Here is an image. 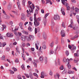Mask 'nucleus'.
<instances>
[{
  "mask_svg": "<svg viewBox=\"0 0 79 79\" xmlns=\"http://www.w3.org/2000/svg\"><path fill=\"white\" fill-rule=\"evenodd\" d=\"M79 36H78V35H76L74 36V37L71 38L72 40H74V39H77L78 38Z\"/></svg>",
  "mask_w": 79,
  "mask_h": 79,
  "instance_id": "f3484780",
  "label": "nucleus"
},
{
  "mask_svg": "<svg viewBox=\"0 0 79 79\" xmlns=\"http://www.w3.org/2000/svg\"><path fill=\"white\" fill-rule=\"evenodd\" d=\"M59 77H60V75L58 73L56 74L54 76V77L56 79H59Z\"/></svg>",
  "mask_w": 79,
  "mask_h": 79,
  "instance_id": "9d476101",
  "label": "nucleus"
},
{
  "mask_svg": "<svg viewBox=\"0 0 79 79\" xmlns=\"http://www.w3.org/2000/svg\"><path fill=\"white\" fill-rule=\"evenodd\" d=\"M73 30H77V29H78V27L75 26L73 27Z\"/></svg>",
  "mask_w": 79,
  "mask_h": 79,
  "instance_id": "a878e982",
  "label": "nucleus"
},
{
  "mask_svg": "<svg viewBox=\"0 0 79 79\" xmlns=\"http://www.w3.org/2000/svg\"><path fill=\"white\" fill-rule=\"evenodd\" d=\"M63 62H64V63H65V62H66V58H64L63 59Z\"/></svg>",
  "mask_w": 79,
  "mask_h": 79,
  "instance_id": "4d7b16f0",
  "label": "nucleus"
},
{
  "mask_svg": "<svg viewBox=\"0 0 79 79\" xmlns=\"http://www.w3.org/2000/svg\"><path fill=\"white\" fill-rule=\"evenodd\" d=\"M15 63H18V62H19V60H18V59H15Z\"/></svg>",
  "mask_w": 79,
  "mask_h": 79,
  "instance_id": "e2e57ef3",
  "label": "nucleus"
},
{
  "mask_svg": "<svg viewBox=\"0 0 79 79\" xmlns=\"http://www.w3.org/2000/svg\"><path fill=\"white\" fill-rule=\"evenodd\" d=\"M68 63V68L70 69V68H71V65L70 64H69V62H67Z\"/></svg>",
  "mask_w": 79,
  "mask_h": 79,
  "instance_id": "864d4df0",
  "label": "nucleus"
},
{
  "mask_svg": "<svg viewBox=\"0 0 79 79\" xmlns=\"http://www.w3.org/2000/svg\"><path fill=\"white\" fill-rule=\"evenodd\" d=\"M33 75H34V76H36V77H37V78H38V77H38V75H37V74L36 73H34Z\"/></svg>",
  "mask_w": 79,
  "mask_h": 79,
  "instance_id": "ea45409f",
  "label": "nucleus"
},
{
  "mask_svg": "<svg viewBox=\"0 0 79 79\" xmlns=\"http://www.w3.org/2000/svg\"><path fill=\"white\" fill-rule=\"evenodd\" d=\"M10 50V48L9 47H7L6 48V52H9Z\"/></svg>",
  "mask_w": 79,
  "mask_h": 79,
  "instance_id": "2f4dec72",
  "label": "nucleus"
},
{
  "mask_svg": "<svg viewBox=\"0 0 79 79\" xmlns=\"http://www.w3.org/2000/svg\"><path fill=\"white\" fill-rule=\"evenodd\" d=\"M37 31H40V28L39 27H37V28H35V34H37Z\"/></svg>",
  "mask_w": 79,
  "mask_h": 79,
  "instance_id": "ddd939ff",
  "label": "nucleus"
},
{
  "mask_svg": "<svg viewBox=\"0 0 79 79\" xmlns=\"http://www.w3.org/2000/svg\"><path fill=\"white\" fill-rule=\"evenodd\" d=\"M33 8L32 7V8H30V9H29V12L30 13H33Z\"/></svg>",
  "mask_w": 79,
  "mask_h": 79,
  "instance_id": "473e14b6",
  "label": "nucleus"
},
{
  "mask_svg": "<svg viewBox=\"0 0 79 79\" xmlns=\"http://www.w3.org/2000/svg\"><path fill=\"white\" fill-rule=\"evenodd\" d=\"M6 2L5 1H3V5L4 6H5V5H6Z\"/></svg>",
  "mask_w": 79,
  "mask_h": 79,
  "instance_id": "69168bd1",
  "label": "nucleus"
},
{
  "mask_svg": "<svg viewBox=\"0 0 79 79\" xmlns=\"http://www.w3.org/2000/svg\"><path fill=\"white\" fill-rule=\"evenodd\" d=\"M37 60H34L33 64L35 68H37Z\"/></svg>",
  "mask_w": 79,
  "mask_h": 79,
  "instance_id": "1a4fd4ad",
  "label": "nucleus"
},
{
  "mask_svg": "<svg viewBox=\"0 0 79 79\" xmlns=\"http://www.w3.org/2000/svg\"><path fill=\"white\" fill-rule=\"evenodd\" d=\"M65 53L66 54V55L67 56H68L69 55V51H66L65 52Z\"/></svg>",
  "mask_w": 79,
  "mask_h": 79,
  "instance_id": "c9c22d12",
  "label": "nucleus"
},
{
  "mask_svg": "<svg viewBox=\"0 0 79 79\" xmlns=\"http://www.w3.org/2000/svg\"><path fill=\"white\" fill-rule=\"evenodd\" d=\"M53 45H54V43L53 42H52L51 44H50V46L52 47L53 46Z\"/></svg>",
  "mask_w": 79,
  "mask_h": 79,
  "instance_id": "8fccbe9b",
  "label": "nucleus"
},
{
  "mask_svg": "<svg viewBox=\"0 0 79 79\" xmlns=\"http://www.w3.org/2000/svg\"><path fill=\"white\" fill-rule=\"evenodd\" d=\"M41 78H44V73L43 72H41V76H40Z\"/></svg>",
  "mask_w": 79,
  "mask_h": 79,
  "instance_id": "5701e85b",
  "label": "nucleus"
},
{
  "mask_svg": "<svg viewBox=\"0 0 79 79\" xmlns=\"http://www.w3.org/2000/svg\"><path fill=\"white\" fill-rule=\"evenodd\" d=\"M59 69H60V70H63V69H64V67H63V66H61L60 68Z\"/></svg>",
  "mask_w": 79,
  "mask_h": 79,
  "instance_id": "79ce46f5",
  "label": "nucleus"
},
{
  "mask_svg": "<svg viewBox=\"0 0 79 79\" xmlns=\"http://www.w3.org/2000/svg\"><path fill=\"white\" fill-rule=\"evenodd\" d=\"M17 77L19 79H22L21 76L20 75H19L17 76Z\"/></svg>",
  "mask_w": 79,
  "mask_h": 79,
  "instance_id": "f704fd0d",
  "label": "nucleus"
},
{
  "mask_svg": "<svg viewBox=\"0 0 79 79\" xmlns=\"http://www.w3.org/2000/svg\"><path fill=\"white\" fill-rule=\"evenodd\" d=\"M55 31L56 32H58V27H57L56 28Z\"/></svg>",
  "mask_w": 79,
  "mask_h": 79,
  "instance_id": "680f3d73",
  "label": "nucleus"
},
{
  "mask_svg": "<svg viewBox=\"0 0 79 79\" xmlns=\"http://www.w3.org/2000/svg\"><path fill=\"white\" fill-rule=\"evenodd\" d=\"M35 46L36 47V48L37 50H39V48H38V46H37V43H35Z\"/></svg>",
  "mask_w": 79,
  "mask_h": 79,
  "instance_id": "5fc2aeb1",
  "label": "nucleus"
},
{
  "mask_svg": "<svg viewBox=\"0 0 79 79\" xmlns=\"http://www.w3.org/2000/svg\"><path fill=\"white\" fill-rule=\"evenodd\" d=\"M43 37L44 39L45 40L47 38V35H43Z\"/></svg>",
  "mask_w": 79,
  "mask_h": 79,
  "instance_id": "603ef678",
  "label": "nucleus"
},
{
  "mask_svg": "<svg viewBox=\"0 0 79 79\" xmlns=\"http://www.w3.org/2000/svg\"><path fill=\"white\" fill-rule=\"evenodd\" d=\"M25 40H26L27 42H29V41L31 40V38H30L29 36H25Z\"/></svg>",
  "mask_w": 79,
  "mask_h": 79,
  "instance_id": "0eeeda50",
  "label": "nucleus"
},
{
  "mask_svg": "<svg viewBox=\"0 0 79 79\" xmlns=\"http://www.w3.org/2000/svg\"><path fill=\"white\" fill-rule=\"evenodd\" d=\"M42 48L43 49H46V48H47V47H46L45 45H44L42 46Z\"/></svg>",
  "mask_w": 79,
  "mask_h": 79,
  "instance_id": "a18cd8bd",
  "label": "nucleus"
},
{
  "mask_svg": "<svg viewBox=\"0 0 79 79\" xmlns=\"http://www.w3.org/2000/svg\"><path fill=\"white\" fill-rule=\"evenodd\" d=\"M28 30L30 31V32H32V29L31 27H29L28 28Z\"/></svg>",
  "mask_w": 79,
  "mask_h": 79,
  "instance_id": "cd10ccee",
  "label": "nucleus"
},
{
  "mask_svg": "<svg viewBox=\"0 0 79 79\" xmlns=\"http://www.w3.org/2000/svg\"><path fill=\"white\" fill-rule=\"evenodd\" d=\"M13 36V33H10V37H12Z\"/></svg>",
  "mask_w": 79,
  "mask_h": 79,
  "instance_id": "338daca9",
  "label": "nucleus"
},
{
  "mask_svg": "<svg viewBox=\"0 0 79 79\" xmlns=\"http://www.w3.org/2000/svg\"><path fill=\"white\" fill-rule=\"evenodd\" d=\"M39 59L41 62V63H43V62L44 61V57L43 56H40Z\"/></svg>",
  "mask_w": 79,
  "mask_h": 79,
  "instance_id": "f8f14e48",
  "label": "nucleus"
},
{
  "mask_svg": "<svg viewBox=\"0 0 79 79\" xmlns=\"http://www.w3.org/2000/svg\"><path fill=\"white\" fill-rule=\"evenodd\" d=\"M21 39L23 42H25L26 41V36H22L21 38Z\"/></svg>",
  "mask_w": 79,
  "mask_h": 79,
  "instance_id": "39448f33",
  "label": "nucleus"
},
{
  "mask_svg": "<svg viewBox=\"0 0 79 79\" xmlns=\"http://www.w3.org/2000/svg\"><path fill=\"white\" fill-rule=\"evenodd\" d=\"M79 61V59H78L77 60L76 59L74 60V63H77Z\"/></svg>",
  "mask_w": 79,
  "mask_h": 79,
  "instance_id": "49530a36",
  "label": "nucleus"
},
{
  "mask_svg": "<svg viewBox=\"0 0 79 79\" xmlns=\"http://www.w3.org/2000/svg\"><path fill=\"white\" fill-rule=\"evenodd\" d=\"M55 24V23H54V22L52 20H51V27L52 29V31H54V30L53 29V26Z\"/></svg>",
  "mask_w": 79,
  "mask_h": 79,
  "instance_id": "423d86ee",
  "label": "nucleus"
},
{
  "mask_svg": "<svg viewBox=\"0 0 79 79\" xmlns=\"http://www.w3.org/2000/svg\"><path fill=\"white\" fill-rule=\"evenodd\" d=\"M31 14H30V13H28L27 15V17H29V16H31Z\"/></svg>",
  "mask_w": 79,
  "mask_h": 79,
  "instance_id": "774afa93",
  "label": "nucleus"
},
{
  "mask_svg": "<svg viewBox=\"0 0 79 79\" xmlns=\"http://www.w3.org/2000/svg\"><path fill=\"white\" fill-rule=\"evenodd\" d=\"M67 6V10H71V7H69V6Z\"/></svg>",
  "mask_w": 79,
  "mask_h": 79,
  "instance_id": "7c9ffc66",
  "label": "nucleus"
},
{
  "mask_svg": "<svg viewBox=\"0 0 79 79\" xmlns=\"http://www.w3.org/2000/svg\"><path fill=\"white\" fill-rule=\"evenodd\" d=\"M16 52H17V53H19H19H20V52H19V49H18V47H16Z\"/></svg>",
  "mask_w": 79,
  "mask_h": 79,
  "instance_id": "4be33fe9",
  "label": "nucleus"
},
{
  "mask_svg": "<svg viewBox=\"0 0 79 79\" xmlns=\"http://www.w3.org/2000/svg\"><path fill=\"white\" fill-rule=\"evenodd\" d=\"M24 75L26 76L27 77V78H29L30 77V76L29 75V74H26V73H24Z\"/></svg>",
  "mask_w": 79,
  "mask_h": 79,
  "instance_id": "c756f323",
  "label": "nucleus"
},
{
  "mask_svg": "<svg viewBox=\"0 0 79 79\" xmlns=\"http://www.w3.org/2000/svg\"><path fill=\"white\" fill-rule=\"evenodd\" d=\"M2 44L3 45V47H5V46L6 45V43H2Z\"/></svg>",
  "mask_w": 79,
  "mask_h": 79,
  "instance_id": "de8ad7c7",
  "label": "nucleus"
},
{
  "mask_svg": "<svg viewBox=\"0 0 79 79\" xmlns=\"http://www.w3.org/2000/svg\"><path fill=\"white\" fill-rule=\"evenodd\" d=\"M75 11L76 12H78V11H79V9L78 8H76L75 9Z\"/></svg>",
  "mask_w": 79,
  "mask_h": 79,
  "instance_id": "e433bc0d",
  "label": "nucleus"
},
{
  "mask_svg": "<svg viewBox=\"0 0 79 79\" xmlns=\"http://www.w3.org/2000/svg\"><path fill=\"white\" fill-rule=\"evenodd\" d=\"M13 44H12V43L11 44H10V45H9V46L10 47V48H13Z\"/></svg>",
  "mask_w": 79,
  "mask_h": 79,
  "instance_id": "13d9d810",
  "label": "nucleus"
},
{
  "mask_svg": "<svg viewBox=\"0 0 79 79\" xmlns=\"http://www.w3.org/2000/svg\"><path fill=\"white\" fill-rule=\"evenodd\" d=\"M10 71V74H14V73H15V72H14V71L11 70H9Z\"/></svg>",
  "mask_w": 79,
  "mask_h": 79,
  "instance_id": "3c124183",
  "label": "nucleus"
},
{
  "mask_svg": "<svg viewBox=\"0 0 79 79\" xmlns=\"http://www.w3.org/2000/svg\"><path fill=\"white\" fill-rule=\"evenodd\" d=\"M29 77L31 79H34V77H33V75H32V73L31 72H30L29 74Z\"/></svg>",
  "mask_w": 79,
  "mask_h": 79,
  "instance_id": "9b49d317",
  "label": "nucleus"
},
{
  "mask_svg": "<svg viewBox=\"0 0 79 79\" xmlns=\"http://www.w3.org/2000/svg\"><path fill=\"white\" fill-rule=\"evenodd\" d=\"M29 37L30 40H33L34 39V36L32 35H30Z\"/></svg>",
  "mask_w": 79,
  "mask_h": 79,
  "instance_id": "aec40b11",
  "label": "nucleus"
},
{
  "mask_svg": "<svg viewBox=\"0 0 79 79\" xmlns=\"http://www.w3.org/2000/svg\"><path fill=\"white\" fill-rule=\"evenodd\" d=\"M54 20L60 21V18L58 15H55L54 17Z\"/></svg>",
  "mask_w": 79,
  "mask_h": 79,
  "instance_id": "f257e3e1",
  "label": "nucleus"
},
{
  "mask_svg": "<svg viewBox=\"0 0 79 79\" xmlns=\"http://www.w3.org/2000/svg\"><path fill=\"white\" fill-rule=\"evenodd\" d=\"M18 29H15L13 31L14 33L16 35H18V33L16 32V31H18Z\"/></svg>",
  "mask_w": 79,
  "mask_h": 79,
  "instance_id": "6ab92c4d",
  "label": "nucleus"
},
{
  "mask_svg": "<svg viewBox=\"0 0 79 79\" xmlns=\"http://www.w3.org/2000/svg\"><path fill=\"white\" fill-rule=\"evenodd\" d=\"M46 4H47V3H49L50 2V0H46Z\"/></svg>",
  "mask_w": 79,
  "mask_h": 79,
  "instance_id": "c03bdc74",
  "label": "nucleus"
},
{
  "mask_svg": "<svg viewBox=\"0 0 79 79\" xmlns=\"http://www.w3.org/2000/svg\"><path fill=\"white\" fill-rule=\"evenodd\" d=\"M23 23L22 22H20L19 23V26L20 27L23 26Z\"/></svg>",
  "mask_w": 79,
  "mask_h": 79,
  "instance_id": "6e6d98bb",
  "label": "nucleus"
},
{
  "mask_svg": "<svg viewBox=\"0 0 79 79\" xmlns=\"http://www.w3.org/2000/svg\"><path fill=\"white\" fill-rule=\"evenodd\" d=\"M25 2H26V0H22V4L23 6H25Z\"/></svg>",
  "mask_w": 79,
  "mask_h": 79,
  "instance_id": "b1692460",
  "label": "nucleus"
},
{
  "mask_svg": "<svg viewBox=\"0 0 79 79\" xmlns=\"http://www.w3.org/2000/svg\"><path fill=\"white\" fill-rule=\"evenodd\" d=\"M7 9H8L9 10H11V6L8 5L7 6Z\"/></svg>",
  "mask_w": 79,
  "mask_h": 79,
  "instance_id": "a19ab883",
  "label": "nucleus"
},
{
  "mask_svg": "<svg viewBox=\"0 0 79 79\" xmlns=\"http://www.w3.org/2000/svg\"><path fill=\"white\" fill-rule=\"evenodd\" d=\"M22 45L23 47H24L26 45V44L25 43H23Z\"/></svg>",
  "mask_w": 79,
  "mask_h": 79,
  "instance_id": "09e8293b",
  "label": "nucleus"
},
{
  "mask_svg": "<svg viewBox=\"0 0 79 79\" xmlns=\"http://www.w3.org/2000/svg\"><path fill=\"white\" fill-rule=\"evenodd\" d=\"M61 11L63 15L64 16H65V12L64 11V9H63V8H61Z\"/></svg>",
  "mask_w": 79,
  "mask_h": 79,
  "instance_id": "6e6552de",
  "label": "nucleus"
},
{
  "mask_svg": "<svg viewBox=\"0 0 79 79\" xmlns=\"http://www.w3.org/2000/svg\"><path fill=\"white\" fill-rule=\"evenodd\" d=\"M61 35V37H63L65 36V32L64 30H61L60 33Z\"/></svg>",
  "mask_w": 79,
  "mask_h": 79,
  "instance_id": "20e7f679",
  "label": "nucleus"
},
{
  "mask_svg": "<svg viewBox=\"0 0 79 79\" xmlns=\"http://www.w3.org/2000/svg\"><path fill=\"white\" fill-rule=\"evenodd\" d=\"M62 4L65 6H68V4L67 3V0H61Z\"/></svg>",
  "mask_w": 79,
  "mask_h": 79,
  "instance_id": "f03ea898",
  "label": "nucleus"
},
{
  "mask_svg": "<svg viewBox=\"0 0 79 79\" xmlns=\"http://www.w3.org/2000/svg\"><path fill=\"white\" fill-rule=\"evenodd\" d=\"M76 49V47L74 46L73 47V48L71 49V51H72V53H74V51Z\"/></svg>",
  "mask_w": 79,
  "mask_h": 79,
  "instance_id": "2eb2a0df",
  "label": "nucleus"
},
{
  "mask_svg": "<svg viewBox=\"0 0 79 79\" xmlns=\"http://www.w3.org/2000/svg\"><path fill=\"white\" fill-rule=\"evenodd\" d=\"M5 56H2V60H5Z\"/></svg>",
  "mask_w": 79,
  "mask_h": 79,
  "instance_id": "052dcab7",
  "label": "nucleus"
},
{
  "mask_svg": "<svg viewBox=\"0 0 79 79\" xmlns=\"http://www.w3.org/2000/svg\"><path fill=\"white\" fill-rule=\"evenodd\" d=\"M62 27H63L64 28H65L66 27H65V25H64V22H62Z\"/></svg>",
  "mask_w": 79,
  "mask_h": 79,
  "instance_id": "37998d69",
  "label": "nucleus"
},
{
  "mask_svg": "<svg viewBox=\"0 0 79 79\" xmlns=\"http://www.w3.org/2000/svg\"><path fill=\"white\" fill-rule=\"evenodd\" d=\"M22 57L23 60H25L26 59H25V56H24V54H22Z\"/></svg>",
  "mask_w": 79,
  "mask_h": 79,
  "instance_id": "72a5a7b5",
  "label": "nucleus"
},
{
  "mask_svg": "<svg viewBox=\"0 0 79 79\" xmlns=\"http://www.w3.org/2000/svg\"><path fill=\"white\" fill-rule=\"evenodd\" d=\"M71 60H73V59H70L69 60L68 58L67 59L66 62H65V63H69V61H70Z\"/></svg>",
  "mask_w": 79,
  "mask_h": 79,
  "instance_id": "412c9836",
  "label": "nucleus"
},
{
  "mask_svg": "<svg viewBox=\"0 0 79 79\" xmlns=\"http://www.w3.org/2000/svg\"><path fill=\"white\" fill-rule=\"evenodd\" d=\"M45 64H47V57H45Z\"/></svg>",
  "mask_w": 79,
  "mask_h": 79,
  "instance_id": "4c0bfd02",
  "label": "nucleus"
},
{
  "mask_svg": "<svg viewBox=\"0 0 79 79\" xmlns=\"http://www.w3.org/2000/svg\"><path fill=\"white\" fill-rule=\"evenodd\" d=\"M10 33H7V34H6V36L7 37H10Z\"/></svg>",
  "mask_w": 79,
  "mask_h": 79,
  "instance_id": "bf43d9fd",
  "label": "nucleus"
},
{
  "mask_svg": "<svg viewBox=\"0 0 79 79\" xmlns=\"http://www.w3.org/2000/svg\"><path fill=\"white\" fill-rule=\"evenodd\" d=\"M3 27L1 28L2 31H4V29H6V27L5 25H2Z\"/></svg>",
  "mask_w": 79,
  "mask_h": 79,
  "instance_id": "dca6fc26",
  "label": "nucleus"
},
{
  "mask_svg": "<svg viewBox=\"0 0 79 79\" xmlns=\"http://www.w3.org/2000/svg\"><path fill=\"white\" fill-rule=\"evenodd\" d=\"M44 27L46 26V24H47V19H45L44 20Z\"/></svg>",
  "mask_w": 79,
  "mask_h": 79,
  "instance_id": "c85d7f7f",
  "label": "nucleus"
},
{
  "mask_svg": "<svg viewBox=\"0 0 79 79\" xmlns=\"http://www.w3.org/2000/svg\"><path fill=\"white\" fill-rule=\"evenodd\" d=\"M17 5L18 6H20V2H17Z\"/></svg>",
  "mask_w": 79,
  "mask_h": 79,
  "instance_id": "0e129e2a",
  "label": "nucleus"
},
{
  "mask_svg": "<svg viewBox=\"0 0 79 79\" xmlns=\"http://www.w3.org/2000/svg\"><path fill=\"white\" fill-rule=\"evenodd\" d=\"M34 24L35 26L36 25V23H37V19L36 18H34Z\"/></svg>",
  "mask_w": 79,
  "mask_h": 79,
  "instance_id": "a211bd4d",
  "label": "nucleus"
},
{
  "mask_svg": "<svg viewBox=\"0 0 79 79\" xmlns=\"http://www.w3.org/2000/svg\"><path fill=\"white\" fill-rule=\"evenodd\" d=\"M42 72L43 73V74H44L43 76H45V77H47V76H48V75L47 74L45 73V72Z\"/></svg>",
  "mask_w": 79,
  "mask_h": 79,
  "instance_id": "393cba45",
  "label": "nucleus"
},
{
  "mask_svg": "<svg viewBox=\"0 0 79 79\" xmlns=\"http://www.w3.org/2000/svg\"><path fill=\"white\" fill-rule=\"evenodd\" d=\"M3 17L4 18H5L6 19H7V18H8V17H7V15H6V14H4L3 16Z\"/></svg>",
  "mask_w": 79,
  "mask_h": 79,
  "instance_id": "bb28decb",
  "label": "nucleus"
},
{
  "mask_svg": "<svg viewBox=\"0 0 79 79\" xmlns=\"http://www.w3.org/2000/svg\"><path fill=\"white\" fill-rule=\"evenodd\" d=\"M49 15V13L46 14L45 15V17H44L45 19H46L47 17V16H48Z\"/></svg>",
  "mask_w": 79,
  "mask_h": 79,
  "instance_id": "58836bf2",
  "label": "nucleus"
},
{
  "mask_svg": "<svg viewBox=\"0 0 79 79\" xmlns=\"http://www.w3.org/2000/svg\"><path fill=\"white\" fill-rule=\"evenodd\" d=\"M70 23L71 24L69 27H70L71 28H73V25H74V23H73V20L72 19H71Z\"/></svg>",
  "mask_w": 79,
  "mask_h": 79,
  "instance_id": "7ed1b4c3",
  "label": "nucleus"
},
{
  "mask_svg": "<svg viewBox=\"0 0 79 79\" xmlns=\"http://www.w3.org/2000/svg\"><path fill=\"white\" fill-rule=\"evenodd\" d=\"M12 12L15 14V15H17L18 16V15H19V14L18 13V11L16 12L15 11L12 10Z\"/></svg>",
  "mask_w": 79,
  "mask_h": 79,
  "instance_id": "4468645a",
  "label": "nucleus"
}]
</instances>
